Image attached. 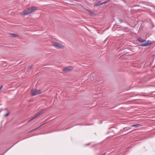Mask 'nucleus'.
I'll return each mask as SVG.
<instances>
[{"label":"nucleus","instance_id":"8","mask_svg":"<svg viewBox=\"0 0 155 155\" xmlns=\"http://www.w3.org/2000/svg\"><path fill=\"white\" fill-rule=\"evenodd\" d=\"M95 76V74H91L90 75L89 78H90L91 77H93V78H90V79L92 81V80H94V79H95V78L94 77V76Z\"/></svg>","mask_w":155,"mask_h":155},{"label":"nucleus","instance_id":"9","mask_svg":"<svg viewBox=\"0 0 155 155\" xmlns=\"http://www.w3.org/2000/svg\"><path fill=\"white\" fill-rule=\"evenodd\" d=\"M9 36L11 37H18V35L16 34H13V33H10L9 34Z\"/></svg>","mask_w":155,"mask_h":155},{"label":"nucleus","instance_id":"3","mask_svg":"<svg viewBox=\"0 0 155 155\" xmlns=\"http://www.w3.org/2000/svg\"><path fill=\"white\" fill-rule=\"evenodd\" d=\"M41 91L40 90L34 89L32 90L31 94L32 95L35 96L41 94Z\"/></svg>","mask_w":155,"mask_h":155},{"label":"nucleus","instance_id":"19","mask_svg":"<svg viewBox=\"0 0 155 155\" xmlns=\"http://www.w3.org/2000/svg\"><path fill=\"white\" fill-rule=\"evenodd\" d=\"M126 128H125L124 129H126Z\"/></svg>","mask_w":155,"mask_h":155},{"label":"nucleus","instance_id":"6","mask_svg":"<svg viewBox=\"0 0 155 155\" xmlns=\"http://www.w3.org/2000/svg\"><path fill=\"white\" fill-rule=\"evenodd\" d=\"M151 44V41H147L144 43H142L140 45L142 46H147Z\"/></svg>","mask_w":155,"mask_h":155},{"label":"nucleus","instance_id":"20","mask_svg":"<svg viewBox=\"0 0 155 155\" xmlns=\"http://www.w3.org/2000/svg\"><path fill=\"white\" fill-rule=\"evenodd\" d=\"M33 129V130H34L35 129Z\"/></svg>","mask_w":155,"mask_h":155},{"label":"nucleus","instance_id":"7","mask_svg":"<svg viewBox=\"0 0 155 155\" xmlns=\"http://www.w3.org/2000/svg\"><path fill=\"white\" fill-rule=\"evenodd\" d=\"M108 2V1H106L105 2H101V1H99L97 2L95 5L96 6H99L101 5H103L105 3H106L107 2Z\"/></svg>","mask_w":155,"mask_h":155},{"label":"nucleus","instance_id":"16","mask_svg":"<svg viewBox=\"0 0 155 155\" xmlns=\"http://www.w3.org/2000/svg\"><path fill=\"white\" fill-rule=\"evenodd\" d=\"M3 88V86H1L0 87V91L1 90L2 88Z\"/></svg>","mask_w":155,"mask_h":155},{"label":"nucleus","instance_id":"14","mask_svg":"<svg viewBox=\"0 0 155 155\" xmlns=\"http://www.w3.org/2000/svg\"><path fill=\"white\" fill-rule=\"evenodd\" d=\"M119 21H120V22L121 23H122V22H123V21L121 19H119Z\"/></svg>","mask_w":155,"mask_h":155},{"label":"nucleus","instance_id":"11","mask_svg":"<svg viewBox=\"0 0 155 155\" xmlns=\"http://www.w3.org/2000/svg\"><path fill=\"white\" fill-rule=\"evenodd\" d=\"M137 40L140 42H143L145 41V40L142 39L140 38H139L137 39Z\"/></svg>","mask_w":155,"mask_h":155},{"label":"nucleus","instance_id":"12","mask_svg":"<svg viewBox=\"0 0 155 155\" xmlns=\"http://www.w3.org/2000/svg\"><path fill=\"white\" fill-rule=\"evenodd\" d=\"M89 12V13L91 15H94V13L93 12H92L91 11H90V10H88Z\"/></svg>","mask_w":155,"mask_h":155},{"label":"nucleus","instance_id":"2","mask_svg":"<svg viewBox=\"0 0 155 155\" xmlns=\"http://www.w3.org/2000/svg\"><path fill=\"white\" fill-rule=\"evenodd\" d=\"M52 45L55 48L57 49H60L64 47V46L61 43L57 42H54L52 44Z\"/></svg>","mask_w":155,"mask_h":155},{"label":"nucleus","instance_id":"13","mask_svg":"<svg viewBox=\"0 0 155 155\" xmlns=\"http://www.w3.org/2000/svg\"><path fill=\"white\" fill-rule=\"evenodd\" d=\"M10 113L9 112H8L5 115V117H7L9 114Z\"/></svg>","mask_w":155,"mask_h":155},{"label":"nucleus","instance_id":"17","mask_svg":"<svg viewBox=\"0 0 155 155\" xmlns=\"http://www.w3.org/2000/svg\"><path fill=\"white\" fill-rule=\"evenodd\" d=\"M32 66H31L30 67V68H32Z\"/></svg>","mask_w":155,"mask_h":155},{"label":"nucleus","instance_id":"5","mask_svg":"<svg viewBox=\"0 0 155 155\" xmlns=\"http://www.w3.org/2000/svg\"><path fill=\"white\" fill-rule=\"evenodd\" d=\"M73 69V68L71 66H68L64 68L63 70L65 72H68Z\"/></svg>","mask_w":155,"mask_h":155},{"label":"nucleus","instance_id":"18","mask_svg":"<svg viewBox=\"0 0 155 155\" xmlns=\"http://www.w3.org/2000/svg\"><path fill=\"white\" fill-rule=\"evenodd\" d=\"M105 155V153H103V154H102V155Z\"/></svg>","mask_w":155,"mask_h":155},{"label":"nucleus","instance_id":"15","mask_svg":"<svg viewBox=\"0 0 155 155\" xmlns=\"http://www.w3.org/2000/svg\"><path fill=\"white\" fill-rule=\"evenodd\" d=\"M131 129V128L130 127H128V129H126V131H127V130H130V129Z\"/></svg>","mask_w":155,"mask_h":155},{"label":"nucleus","instance_id":"1","mask_svg":"<svg viewBox=\"0 0 155 155\" xmlns=\"http://www.w3.org/2000/svg\"><path fill=\"white\" fill-rule=\"evenodd\" d=\"M37 9L38 8L36 6H32L24 11L22 12V15H28Z\"/></svg>","mask_w":155,"mask_h":155},{"label":"nucleus","instance_id":"4","mask_svg":"<svg viewBox=\"0 0 155 155\" xmlns=\"http://www.w3.org/2000/svg\"><path fill=\"white\" fill-rule=\"evenodd\" d=\"M43 112V110L41 111L38 113H36L33 117L30 120L28 121H30L32 120H33L35 118H36L40 114H41Z\"/></svg>","mask_w":155,"mask_h":155},{"label":"nucleus","instance_id":"10","mask_svg":"<svg viewBox=\"0 0 155 155\" xmlns=\"http://www.w3.org/2000/svg\"><path fill=\"white\" fill-rule=\"evenodd\" d=\"M141 126V125L140 124H135L134 125L132 126V127H134L136 128L139 127H140Z\"/></svg>","mask_w":155,"mask_h":155}]
</instances>
